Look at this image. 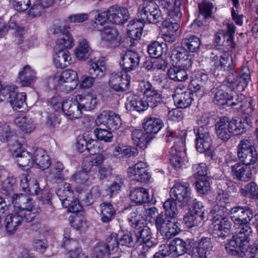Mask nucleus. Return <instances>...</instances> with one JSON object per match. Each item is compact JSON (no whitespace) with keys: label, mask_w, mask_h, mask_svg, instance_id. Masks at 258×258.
<instances>
[{"label":"nucleus","mask_w":258,"mask_h":258,"mask_svg":"<svg viewBox=\"0 0 258 258\" xmlns=\"http://www.w3.org/2000/svg\"><path fill=\"white\" fill-rule=\"evenodd\" d=\"M144 98L146 99L148 107L150 106L152 108L156 107L162 102L161 95L156 89L151 92H148Z\"/></svg>","instance_id":"55"},{"label":"nucleus","mask_w":258,"mask_h":258,"mask_svg":"<svg viewBox=\"0 0 258 258\" xmlns=\"http://www.w3.org/2000/svg\"><path fill=\"white\" fill-rule=\"evenodd\" d=\"M188 254L193 258H207L212 250L213 244L209 237H203L200 240L190 243Z\"/></svg>","instance_id":"13"},{"label":"nucleus","mask_w":258,"mask_h":258,"mask_svg":"<svg viewBox=\"0 0 258 258\" xmlns=\"http://www.w3.org/2000/svg\"><path fill=\"white\" fill-rule=\"evenodd\" d=\"M250 236L235 230L232 239L226 244L225 249L227 252L232 255L243 253L247 250Z\"/></svg>","instance_id":"7"},{"label":"nucleus","mask_w":258,"mask_h":258,"mask_svg":"<svg viewBox=\"0 0 258 258\" xmlns=\"http://www.w3.org/2000/svg\"><path fill=\"white\" fill-rule=\"evenodd\" d=\"M151 137L146 132L141 130H135L132 132V140L134 144L140 148H146L147 143Z\"/></svg>","instance_id":"45"},{"label":"nucleus","mask_w":258,"mask_h":258,"mask_svg":"<svg viewBox=\"0 0 258 258\" xmlns=\"http://www.w3.org/2000/svg\"><path fill=\"white\" fill-rule=\"evenodd\" d=\"M180 20H175L173 18L169 19V17H165V20L163 22V25L166 29V31L163 34L164 39L166 41L170 42L176 40V32L179 29V25L178 22Z\"/></svg>","instance_id":"31"},{"label":"nucleus","mask_w":258,"mask_h":258,"mask_svg":"<svg viewBox=\"0 0 258 258\" xmlns=\"http://www.w3.org/2000/svg\"><path fill=\"white\" fill-rule=\"evenodd\" d=\"M14 123L19 130L25 134L32 133L37 126L35 119L28 114H18L15 118Z\"/></svg>","instance_id":"20"},{"label":"nucleus","mask_w":258,"mask_h":258,"mask_svg":"<svg viewBox=\"0 0 258 258\" xmlns=\"http://www.w3.org/2000/svg\"><path fill=\"white\" fill-rule=\"evenodd\" d=\"M13 150V156L16 159V162L19 167L29 168L32 166V156L20 144H17Z\"/></svg>","instance_id":"27"},{"label":"nucleus","mask_w":258,"mask_h":258,"mask_svg":"<svg viewBox=\"0 0 258 258\" xmlns=\"http://www.w3.org/2000/svg\"><path fill=\"white\" fill-rule=\"evenodd\" d=\"M248 125L247 122L244 119L228 120L224 117L220 118L215 125L216 134L221 140L227 141L232 135L243 133Z\"/></svg>","instance_id":"4"},{"label":"nucleus","mask_w":258,"mask_h":258,"mask_svg":"<svg viewBox=\"0 0 258 258\" xmlns=\"http://www.w3.org/2000/svg\"><path fill=\"white\" fill-rule=\"evenodd\" d=\"M184 131H168L164 136V140L167 142L175 140L174 145L171 148L170 153L171 157L170 162L171 165L176 170L180 169L184 162L185 153V137Z\"/></svg>","instance_id":"2"},{"label":"nucleus","mask_w":258,"mask_h":258,"mask_svg":"<svg viewBox=\"0 0 258 258\" xmlns=\"http://www.w3.org/2000/svg\"><path fill=\"white\" fill-rule=\"evenodd\" d=\"M241 193L245 197H258V186L253 182L246 185L241 189Z\"/></svg>","instance_id":"64"},{"label":"nucleus","mask_w":258,"mask_h":258,"mask_svg":"<svg viewBox=\"0 0 258 258\" xmlns=\"http://www.w3.org/2000/svg\"><path fill=\"white\" fill-rule=\"evenodd\" d=\"M214 214L210 231L215 237L225 238L230 232L231 228V222L226 217L228 215Z\"/></svg>","instance_id":"9"},{"label":"nucleus","mask_w":258,"mask_h":258,"mask_svg":"<svg viewBox=\"0 0 258 258\" xmlns=\"http://www.w3.org/2000/svg\"><path fill=\"white\" fill-rule=\"evenodd\" d=\"M231 200V196L227 192L219 189L216 197V204L211 210V213L229 215L230 210L229 209L230 204Z\"/></svg>","instance_id":"18"},{"label":"nucleus","mask_w":258,"mask_h":258,"mask_svg":"<svg viewBox=\"0 0 258 258\" xmlns=\"http://www.w3.org/2000/svg\"><path fill=\"white\" fill-rule=\"evenodd\" d=\"M237 155L240 160L247 166L255 163L257 159L253 144L247 140L240 141L238 146Z\"/></svg>","instance_id":"10"},{"label":"nucleus","mask_w":258,"mask_h":258,"mask_svg":"<svg viewBox=\"0 0 258 258\" xmlns=\"http://www.w3.org/2000/svg\"><path fill=\"white\" fill-rule=\"evenodd\" d=\"M108 20H109L108 11L98 12L95 17L93 26L98 30H101V27L106 23Z\"/></svg>","instance_id":"60"},{"label":"nucleus","mask_w":258,"mask_h":258,"mask_svg":"<svg viewBox=\"0 0 258 258\" xmlns=\"http://www.w3.org/2000/svg\"><path fill=\"white\" fill-rule=\"evenodd\" d=\"M13 137V132L10 126L6 123H0V141L8 142Z\"/></svg>","instance_id":"63"},{"label":"nucleus","mask_w":258,"mask_h":258,"mask_svg":"<svg viewBox=\"0 0 258 258\" xmlns=\"http://www.w3.org/2000/svg\"><path fill=\"white\" fill-rule=\"evenodd\" d=\"M100 31L102 40L111 47L119 45L120 38L119 37V33L117 29L113 27L106 26Z\"/></svg>","instance_id":"33"},{"label":"nucleus","mask_w":258,"mask_h":258,"mask_svg":"<svg viewBox=\"0 0 258 258\" xmlns=\"http://www.w3.org/2000/svg\"><path fill=\"white\" fill-rule=\"evenodd\" d=\"M77 100L79 101L82 110L90 111L95 108L97 104L96 95L87 93L76 96Z\"/></svg>","instance_id":"37"},{"label":"nucleus","mask_w":258,"mask_h":258,"mask_svg":"<svg viewBox=\"0 0 258 258\" xmlns=\"http://www.w3.org/2000/svg\"><path fill=\"white\" fill-rule=\"evenodd\" d=\"M140 60L139 54L128 51L122 56L120 64L123 70L128 72L136 69L139 66Z\"/></svg>","instance_id":"30"},{"label":"nucleus","mask_w":258,"mask_h":258,"mask_svg":"<svg viewBox=\"0 0 258 258\" xmlns=\"http://www.w3.org/2000/svg\"><path fill=\"white\" fill-rule=\"evenodd\" d=\"M109 21L116 24H123L130 17L127 9L117 5L113 6L108 10Z\"/></svg>","instance_id":"29"},{"label":"nucleus","mask_w":258,"mask_h":258,"mask_svg":"<svg viewBox=\"0 0 258 258\" xmlns=\"http://www.w3.org/2000/svg\"><path fill=\"white\" fill-rule=\"evenodd\" d=\"M95 123L97 126L102 125L113 131L118 130L122 124L120 116L110 110L102 111L96 117Z\"/></svg>","instance_id":"12"},{"label":"nucleus","mask_w":258,"mask_h":258,"mask_svg":"<svg viewBox=\"0 0 258 258\" xmlns=\"http://www.w3.org/2000/svg\"><path fill=\"white\" fill-rule=\"evenodd\" d=\"M63 164L59 161L56 162L48 175V178L50 179L62 180L63 176L61 172L64 169Z\"/></svg>","instance_id":"59"},{"label":"nucleus","mask_w":258,"mask_h":258,"mask_svg":"<svg viewBox=\"0 0 258 258\" xmlns=\"http://www.w3.org/2000/svg\"><path fill=\"white\" fill-rule=\"evenodd\" d=\"M169 78L174 81L182 82L187 80L188 76L186 71L180 67L174 66L168 71Z\"/></svg>","instance_id":"50"},{"label":"nucleus","mask_w":258,"mask_h":258,"mask_svg":"<svg viewBox=\"0 0 258 258\" xmlns=\"http://www.w3.org/2000/svg\"><path fill=\"white\" fill-rule=\"evenodd\" d=\"M123 184V179L121 176L116 177L115 180L108 186L105 190L106 195L111 197L114 194L117 193Z\"/></svg>","instance_id":"62"},{"label":"nucleus","mask_w":258,"mask_h":258,"mask_svg":"<svg viewBox=\"0 0 258 258\" xmlns=\"http://www.w3.org/2000/svg\"><path fill=\"white\" fill-rule=\"evenodd\" d=\"M196 187L198 192L201 194H206L211 188L210 179L208 176L197 177Z\"/></svg>","instance_id":"54"},{"label":"nucleus","mask_w":258,"mask_h":258,"mask_svg":"<svg viewBox=\"0 0 258 258\" xmlns=\"http://www.w3.org/2000/svg\"><path fill=\"white\" fill-rule=\"evenodd\" d=\"M61 204L63 208L68 209V211L69 212H78L82 209V207L78 200L73 197L72 199H69L62 202Z\"/></svg>","instance_id":"61"},{"label":"nucleus","mask_w":258,"mask_h":258,"mask_svg":"<svg viewBox=\"0 0 258 258\" xmlns=\"http://www.w3.org/2000/svg\"><path fill=\"white\" fill-rule=\"evenodd\" d=\"M32 166H37L41 169L48 168L50 164V159L45 151L41 148H37L33 153L32 159Z\"/></svg>","instance_id":"35"},{"label":"nucleus","mask_w":258,"mask_h":258,"mask_svg":"<svg viewBox=\"0 0 258 258\" xmlns=\"http://www.w3.org/2000/svg\"><path fill=\"white\" fill-rule=\"evenodd\" d=\"M234 223L235 230L246 235H252V230L249 222L253 216L252 210L246 206H236L230 208L229 214Z\"/></svg>","instance_id":"5"},{"label":"nucleus","mask_w":258,"mask_h":258,"mask_svg":"<svg viewBox=\"0 0 258 258\" xmlns=\"http://www.w3.org/2000/svg\"><path fill=\"white\" fill-rule=\"evenodd\" d=\"M148 166L147 163L140 161L134 166L127 169V174L130 178L140 182H148L151 178V175L146 169Z\"/></svg>","instance_id":"17"},{"label":"nucleus","mask_w":258,"mask_h":258,"mask_svg":"<svg viewBox=\"0 0 258 258\" xmlns=\"http://www.w3.org/2000/svg\"><path fill=\"white\" fill-rule=\"evenodd\" d=\"M126 108L129 111L136 110L139 112L148 109V105L146 100L136 95H131L127 98Z\"/></svg>","instance_id":"39"},{"label":"nucleus","mask_w":258,"mask_h":258,"mask_svg":"<svg viewBox=\"0 0 258 258\" xmlns=\"http://www.w3.org/2000/svg\"><path fill=\"white\" fill-rule=\"evenodd\" d=\"M204 219L191 212L187 213L183 218V221L187 227L190 228L200 226Z\"/></svg>","instance_id":"53"},{"label":"nucleus","mask_w":258,"mask_h":258,"mask_svg":"<svg viewBox=\"0 0 258 258\" xmlns=\"http://www.w3.org/2000/svg\"><path fill=\"white\" fill-rule=\"evenodd\" d=\"M56 193L62 204L66 200L73 199L74 190L70 183L64 182L59 185Z\"/></svg>","instance_id":"49"},{"label":"nucleus","mask_w":258,"mask_h":258,"mask_svg":"<svg viewBox=\"0 0 258 258\" xmlns=\"http://www.w3.org/2000/svg\"><path fill=\"white\" fill-rule=\"evenodd\" d=\"M119 238L117 234L115 233H111L106 239V243H104L108 252L110 254H114L118 250Z\"/></svg>","instance_id":"52"},{"label":"nucleus","mask_w":258,"mask_h":258,"mask_svg":"<svg viewBox=\"0 0 258 258\" xmlns=\"http://www.w3.org/2000/svg\"><path fill=\"white\" fill-rule=\"evenodd\" d=\"M167 250L169 255L172 256H178L183 254L185 252L188 253V249L186 248V244L182 239L175 238L172 240L168 245H163Z\"/></svg>","instance_id":"34"},{"label":"nucleus","mask_w":258,"mask_h":258,"mask_svg":"<svg viewBox=\"0 0 258 258\" xmlns=\"http://www.w3.org/2000/svg\"><path fill=\"white\" fill-rule=\"evenodd\" d=\"M130 84V77L125 72L113 73L110 75L109 85L115 91L121 92L125 91Z\"/></svg>","instance_id":"23"},{"label":"nucleus","mask_w":258,"mask_h":258,"mask_svg":"<svg viewBox=\"0 0 258 258\" xmlns=\"http://www.w3.org/2000/svg\"><path fill=\"white\" fill-rule=\"evenodd\" d=\"M194 132L196 135L195 143L197 151L200 153H205L207 156L212 158L213 154L210 149L212 140L209 131L202 127L195 128Z\"/></svg>","instance_id":"14"},{"label":"nucleus","mask_w":258,"mask_h":258,"mask_svg":"<svg viewBox=\"0 0 258 258\" xmlns=\"http://www.w3.org/2000/svg\"><path fill=\"white\" fill-rule=\"evenodd\" d=\"M12 203L15 212L23 213L25 219L27 222L31 221L38 212L34 207L32 200L23 194H15L12 198Z\"/></svg>","instance_id":"6"},{"label":"nucleus","mask_w":258,"mask_h":258,"mask_svg":"<svg viewBox=\"0 0 258 258\" xmlns=\"http://www.w3.org/2000/svg\"><path fill=\"white\" fill-rule=\"evenodd\" d=\"M164 47L166 48L165 44H161L157 41L154 42L148 45L149 54L151 57L158 58L163 53Z\"/></svg>","instance_id":"56"},{"label":"nucleus","mask_w":258,"mask_h":258,"mask_svg":"<svg viewBox=\"0 0 258 258\" xmlns=\"http://www.w3.org/2000/svg\"><path fill=\"white\" fill-rule=\"evenodd\" d=\"M37 79L36 71L31 66L27 64L20 70L17 82L22 87H32Z\"/></svg>","instance_id":"22"},{"label":"nucleus","mask_w":258,"mask_h":258,"mask_svg":"<svg viewBox=\"0 0 258 258\" xmlns=\"http://www.w3.org/2000/svg\"><path fill=\"white\" fill-rule=\"evenodd\" d=\"M142 10V7L139 8V16H141V19L131 21L127 26V35L134 40H138L141 38L145 22L151 23L149 20L145 18L144 14H141Z\"/></svg>","instance_id":"21"},{"label":"nucleus","mask_w":258,"mask_h":258,"mask_svg":"<svg viewBox=\"0 0 258 258\" xmlns=\"http://www.w3.org/2000/svg\"><path fill=\"white\" fill-rule=\"evenodd\" d=\"M17 87L14 85L7 86L5 90H7L9 102L14 110L24 108L26 105V95L24 92L17 93Z\"/></svg>","instance_id":"26"},{"label":"nucleus","mask_w":258,"mask_h":258,"mask_svg":"<svg viewBox=\"0 0 258 258\" xmlns=\"http://www.w3.org/2000/svg\"><path fill=\"white\" fill-rule=\"evenodd\" d=\"M201 46L200 39L195 35L186 37L182 40L181 46L187 52L196 53L199 51Z\"/></svg>","instance_id":"44"},{"label":"nucleus","mask_w":258,"mask_h":258,"mask_svg":"<svg viewBox=\"0 0 258 258\" xmlns=\"http://www.w3.org/2000/svg\"><path fill=\"white\" fill-rule=\"evenodd\" d=\"M54 46V63L57 68H64L71 64L72 58L67 49L73 46V39L68 32L60 31Z\"/></svg>","instance_id":"3"},{"label":"nucleus","mask_w":258,"mask_h":258,"mask_svg":"<svg viewBox=\"0 0 258 258\" xmlns=\"http://www.w3.org/2000/svg\"><path fill=\"white\" fill-rule=\"evenodd\" d=\"M88 64L89 66L88 73L94 79L101 78L104 76L106 69L103 60L99 59L97 60L90 59L88 61Z\"/></svg>","instance_id":"36"},{"label":"nucleus","mask_w":258,"mask_h":258,"mask_svg":"<svg viewBox=\"0 0 258 258\" xmlns=\"http://www.w3.org/2000/svg\"><path fill=\"white\" fill-rule=\"evenodd\" d=\"M25 219L23 213L15 212L9 214L5 220V226L7 233L10 235L13 234Z\"/></svg>","instance_id":"32"},{"label":"nucleus","mask_w":258,"mask_h":258,"mask_svg":"<svg viewBox=\"0 0 258 258\" xmlns=\"http://www.w3.org/2000/svg\"><path fill=\"white\" fill-rule=\"evenodd\" d=\"M189 184L187 182H176L170 190V196L182 205H185L191 198Z\"/></svg>","instance_id":"16"},{"label":"nucleus","mask_w":258,"mask_h":258,"mask_svg":"<svg viewBox=\"0 0 258 258\" xmlns=\"http://www.w3.org/2000/svg\"><path fill=\"white\" fill-rule=\"evenodd\" d=\"M144 207H139L133 209L128 216V221L133 228H141L145 221L144 214Z\"/></svg>","instance_id":"41"},{"label":"nucleus","mask_w":258,"mask_h":258,"mask_svg":"<svg viewBox=\"0 0 258 258\" xmlns=\"http://www.w3.org/2000/svg\"><path fill=\"white\" fill-rule=\"evenodd\" d=\"M163 126V123L161 119L152 117L145 118L143 123L145 132L149 135L157 134Z\"/></svg>","instance_id":"42"},{"label":"nucleus","mask_w":258,"mask_h":258,"mask_svg":"<svg viewBox=\"0 0 258 258\" xmlns=\"http://www.w3.org/2000/svg\"><path fill=\"white\" fill-rule=\"evenodd\" d=\"M232 175L242 181H247L251 177V172L249 167L244 164L237 163L231 166Z\"/></svg>","instance_id":"38"},{"label":"nucleus","mask_w":258,"mask_h":258,"mask_svg":"<svg viewBox=\"0 0 258 258\" xmlns=\"http://www.w3.org/2000/svg\"><path fill=\"white\" fill-rule=\"evenodd\" d=\"M156 227L165 239H170L180 231V224L175 220L164 219L163 215L158 216L156 220Z\"/></svg>","instance_id":"11"},{"label":"nucleus","mask_w":258,"mask_h":258,"mask_svg":"<svg viewBox=\"0 0 258 258\" xmlns=\"http://www.w3.org/2000/svg\"><path fill=\"white\" fill-rule=\"evenodd\" d=\"M108 251L104 243H98L94 247L91 255L92 258H109Z\"/></svg>","instance_id":"57"},{"label":"nucleus","mask_w":258,"mask_h":258,"mask_svg":"<svg viewBox=\"0 0 258 258\" xmlns=\"http://www.w3.org/2000/svg\"><path fill=\"white\" fill-rule=\"evenodd\" d=\"M171 58L173 60H176V63L178 62L185 67H190L191 64V56L183 48L173 50Z\"/></svg>","instance_id":"43"},{"label":"nucleus","mask_w":258,"mask_h":258,"mask_svg":"<svg viewBox=\"0 0 258 258\" xmlns=\"http://www.w3.org/2000/svg\"><path fill=\"white\" fill-rule=\"evenodd\" d=\"M130 198L137 204H143L149 202V191L143 187L136 188L131 191Z\"/></svg>","instance_id":"47"},{"label":"nucleus","mask_w":258,"mask_h":258,"mask_svg":"<svg viewBox=\"0 0 258 258\" xmlns=\"http://www.w3.org/2000/svg\"><path fill=\"white\" fill-rule=\"evenodd\" d=\"M176 201V200L171 198L164 203L163 208L166 216L174 218L177 215L178 212Z\"/></svg>","instance_id":"51"},{"label":"nucleus","mask_w":258,"mask_h":258,"mask_svg":"<svg viewBox=\"0 0 258 258\" xmlns=\"http://www.w3.org/2000/svg\"><path fill=\"white\" fill-rule=\"evenodd\" d=\"M192 91L185 87H177L173 96L175 105L178 108H184L189 107L193 100Z\"/></svg>","instance_id":"25"},{"label":"nucleus","mask_w":258,"mask_h":258,"mask_svg":"<svg viewBox=\"0 0 258 258\" xmlns=\"http://www.w3.org/2000/svg\"><path fill=\"white\" fill-rule=\"evenodd\" d=\"M181 0H159L158 5L154 2L145 1L142 5L141 14H144L145 18L152 23H157L165 17L175 20L180 19Z\"/></svg>","instance_id":"1"},{"label":"nucleus","mask_w":258,"mask_h":258,"mask_svg":"<svg viewBox=\"0 0 258 258\" xmlns=\"http://www.w3.org/2000/svg\"><path fill=\"white\" fill-rule=\"evenodd\" d=\"M94 133L98 140L104 142H111L113 138L112 133L108 128L98 127L94 130Z\"/></svg>","instance_id":"58"},{"label":"nucleus","mask_w":258,"mask_h":258,"mask_svg":"<svg viewBox=\"0 0 258 258\" xmlns=\"http://www.w3.org/2000/svg\"><path fill=\"white\" fill-rule=\"evenodd\" d=\"M208 81V76L204 70L195 71L189 85L190 90L202 96L205 92V85Z\"/></svg>","instance_id":"24"},{"label":"nucleus","mask_w":258,"mask_h":258,"mask_svg":"<svg viewBox=\"0 0 258 258\" xmlns=\"http://www.w3.org/2000/svg\"><path fill=\"white\" fill-rule=\"evenodd\" d=\"M209 63L214 70L229 71L234 68L233 59L230 51H225L219 56L211 53Z\"/></svg>","instance_id":"15"},{"label":"nucleus","mask_w":258,"mask_h":258,"mask_svg":"<svg viewBox=\"0 0 258 258\" xmlns=\"http://www.w3.org/2000/svg\"><path fill=\"white\" fill-rule=\"evenodd\" d=\"M54 81L55 87L61 91L68 92L74 90L78 85V76L76 71L72 70L63 71Z\"/></svg>","instance_id":"8"},{"label":"nucleus","mask_w":258,"mask_h":258,"mask_svg":"<svg viewBox=\"0 0 258 258\" xmlns=\"http://www.w3.org/2000/svg\"><path fill=\"white\" fill-rule=\"evenodd\" d=\"M136 229V241L140 243H145L148 247L152 246L153 243L151 241L152 233L150 229L147 226H145L144 225L141 228Z\"/></svg>","instance_id":"46"},{"label":"nucleus","mask_w":258,"mask_h":258,"mask_svg":"<svg viewBox=\"0 0 258 258\" xmlns=\"http://www.w3.org/2000/svg\"><path fill=\"white\" fill-rule=\"evenodd\" d=\"M92 49L89 42L85 39L79 40L75 50L77 58L81 61L85 60L89 58Z\"/></svg>","instance_id":"40"},{"label":"nucleus","mask_w":258,"mask_h":258,"mask_svg":"<svg viewBox=\"0 0 258 258\" xmlns=\"http://www.w3.org/2000/svg\"><path fill=\"white\" fill-rule=\"evenodd\" d=\"M62 112L64 116L71 120L82 116V109L76 96L74 99L69 98L63 100Z\"/></svg>","instance_id":"19"},{"label":"nucleus","mask_w":258,"mask_h":258,"mask_svg":"<svg viewBox=\"0 0 258 258\" xmlns=\"http://www.w3.org/2000/svg\"><path fill=\"white\" fill-rule=\"evenodd\" d=\"M101 220L103 222L108 223L114 217L115 211L112 205L109 203H103L99 206Z\"/></svg>","instance_id":"48"},{"label":"nucleus","mask_w":258,"mask_h":258,"mask_svg":"<svg viewBox=\"0 0 258 258\" xmlns=\"http://www.w3.org/2000/svg\"><path fill=\"white\" fill-rule=\"evenodd\" d=\"M20 186L24 192L32 196L37 195L40 190L37 180L31 173L22 175Z\"/></svg>","instance_id":"28"}]
</instances>
